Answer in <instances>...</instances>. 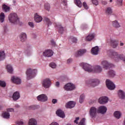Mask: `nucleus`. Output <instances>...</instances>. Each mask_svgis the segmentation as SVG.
Instances as JSON below:
<instances>
[{"label":"nucleus","mask_w":125,"mask_h":125,"mask_svg":"<svg viewBox=\"0 0 125 125\" xmlns=\"http://www.w3.org/2000/svg\"><path fill=\"white\" fill-rule=\"evenodd\" d=\"M81 64H82L83 68L84 71L88 72V73H99L102 72V67L100 65H96L92 67L91 65L85 63H82Z\"/></svg>","instance_id":"1"},{"label":"nucleus","mask_w":125,"mask_h":125,"mask_svg":"<svg viewBox=\"0 0 125 125\" xmlns=\"http://www.w3.org/2000/svg\"><path fill=\"white\" fill-rule=\"evenodd\" d=\"M109 55L111 58L114 59L116 62L119 61V60H123V61L125 62V56L124 55H119L118 52L114 50H110L109 51Z\"/></svg>","instance_id":"2"},{"label":"nucleus","mask_w":125,"mask_h":125,"mask_svg":"<svg viewBox=\"0 0 125 125\" xmlns=\"http://www.w3.org/2000/svg\"><path fill=\"white\" fill-rule=\"evenodd\" d=\"M8 19L10 23L13 24H18L19 23V18L16 13H10L8 16Z\"/></svg>","instance_id":"3"},{"label":"nucleus","mask_w":125,"mask_h":125,"mask_svg":"<svg viewBox=\"0 0 125 125\" xmlns=\"http://www.w3.org/2000/svg\"><path fill=\"white\" fill-rule=\"evenodd\" d=\"M99 83L100 82L98 79H90L86 82L87 85L90 87H95V86L99 84Z\"/></svg>","instance_id":"4"},{"label":"nucleus","mask_w":125,"mask_h":125,"mask_svg":"<svg viewBox=\"0 0 125 125\" xmlns=\"http://www.w3.org/2000/svg\"><path fill=\"white\" fill-rule=\"evenodd\" d=\"M36 74H37L36 69L32 70L31 68L27 69L26 71V76L27 77V80H31V79H33V78H35V76H36Z\"/></svg>","instance_id":"5"},{"label":"nucleus","mask_w":125,"mask_h":125,"mask_svg":"<svg viewBox=\"0 0 125 125\" xmlns=\"http://www.w3.org/2000/svg\"><path fill=\"white\" fill-rule=\"evenodd\" d=\"M89 113L91 118H96L97 113H98V109L95 106H92L90 108Z\"/></svg>","instance_id":"6"},{"label":"nucleus","mask_w":125,"mask_h":125,"mask_svg":"<svg viewBox=\"0 0 125 125\" xmlns=\"http://www.w3.org/2000/svg\"><path fill=\"white\" fill-rule=\"evenodd\" d=\"M105 83L106 85V86L108 89L110 90H113L115 89L116 86H115V84L112 81H110V80H106L105 81Z\"/></svg>","instance_id":"7"},{"label":"nucleus","mask_w":125,"mask_h":125,"mask_svg":"<svg viewBox=\"0 0 125 125\" xmlns=\"http://www.w3.org/2000/svg\"><path fill=\"white\" fill-rule=\"evenodd\" d=\"M103 68L104 69H109L112 67H114V65L110 62H108L107 61H103L101 63Z\"/></svg>","instance_id":"8"},{"label":"nucleus","mask_w":125,"mask_h":125,"mask_svg":"<svg viewBox=\"0 0 125 125\" xmlns=\"http://www.w3.org/2000/svg\"><path fill=\"white\" fill-rule=\"evenodd\" d=\"M64 89L65 90H67V91L74 90V89H75V85H74V84H72V83H68L64 85Z\"/></svg>","instance_id":"9"},{"label":"nucleus","mask_w":125,"mask_h":125,"mask_svg":"<svg viewBox=\"0 0 125 125\" xmlns=\"http://www.w3.org/2000/svg\"><path fill=\"white\" fill-rule=\"evenodd\" d=\"M50 83H51V82L50 81V80L48 79H46L43 80L42 83V86L45 88H48L49 86H50Z\"/></svg>","instance_id":"10"},{"label":"nucleus","mask_w":125,"mask_h":125,"mask_svg":"<svg viewBox=\"0 0 125 125\" xmlns=\"http://www.w3.org/2000/svg\"><path fill=\"white\" fill-rule=\"evenodd\" d=\"M11 81L12 83H16V84H20L21 83V79L15 76L11 77Z\"/></svg>","instance_id":"11"},{"label":"nucleus","mask_w":125,"mask_h":125,"mask_svg":"<svg viewBox=\"0 0 125 125\" xmlns=\"http://www.w3.org/2000/svg\"><path fill=\"white\" fill-rule=\"evenodd\" d=\"M37 99L39 101H42V102H45L47 100V96L42 94L37 97Z\"/></svg>","instance_id":"12"},{"label":"nucleus","mask_w":125,"mask_h":125,"mask_svg":"<svg viewBox=\"0 0 125 125\" xmlns=\"http://www.w3.org/2000/svg\"><path fill=\"white\" fill-rule=\"evenodd\" d=\"M43 54L46 57H51L53 55V51L51 50H46L43 52Z\"/></svg>","instance_id":"13"},{"label":"nucleus","mask_w":125,"mask_h":125,"mask_svg":"<svg viewBox=\"0 0 125 125\" xmlns=\"http://www.w3.org/2000/svg\"><path fill=\"white\" fill-rule=\"evenodd\" d=\"M76 105V102L73 101L68 102L66 103L65 105L66 108L67 109H72V108H74Z\"/></svg>","instance_id":"14"},{"label":"nucleus","mask_w":125,"mask_h":125,"mask_svg":"<svg viewBox=\"0 0 125 125\" xmlns=\"http://www.w3.org/2000/svg\"><path fill=\"white\" fill-rule=\"evenodd\" d=\"M107 112V107L105 106H101L98 109V113L105 114Z\"/></svg>","instance_id":"15"},{"label":"nucleus","mask_w":125,"mask_h":125,"mask_svg":"<svg viewBox=\"0 0 125 125\" xmlns=\"http://www.w3.org/2000/svg\"><path fill=\"white\" fill-rule=\"evenodd\" d=\"M34 20L37 23H40V22L42 21V17L38 15V14H35L34 16Z\"/></svg>","instance_id":"16"},{"label":"nucleus","mask_w":125,"mask_h":125,"mask_svg":"<svg viewBox=\"0 0 125 125\" xmlns=\"http://www.w3.org/2000/svg\"><path fill=\"white\" fill-rule=\"evenodd\" d=\"M21 42H24L27 40V35L25 33H21L20 35Z\"/></svg>","instance_id":"17"},{"label":"nucleus","mask_w":125,"mask_h":125,"mask_svg":"<svg viewBox=\"0 0 125 125\" xmlns=\"http://www.w3.org/2000/svg\"><path fill=\"white\" fill-rule=\"evenodd\" d=\"M118 96L121 99H125V92L123 90H119L118 92Z\"/></svg>","instance_id":"18"},{"label":"nucleus","mask_w":125,"mask_h":125,"mask_svg":"<svg viewBox=\"0 0 125 125\" xmlns=\"http://www.w3.org/2000/svg\"><path fill=\"white\" fill-rule=\"evenodd\" d=\"M108 102V98L106 97H103L99 99V103L100 104H105Z\"/></svg>","instance_id":"19"},{"label":"nucleus","mask_w":125,"mask_h":125,"mask_svg":"<svg viewBox=\"0 0 125 125\" xmlns=\"http://www.w3.org/2000/svg\"><path fill=\"white\" fill-rule=\"evenodd\" d=\"M110 44L113 48H116L118 46V40H111Z\"/></svg>","instance_id":"20"},{"label":"nucleus","mask_w":125,"mask_h":125,"mask_svg":"<svg viewBox=\"0 0 125 125\" xmlns=\"http://www.w3.org/2000/svg\"><path fill=\"white\" fill-rule=\"evenodd\" d=\"M12 98L14 101H16V100H18L19 98H20V93L19 92H16L14 93L12 96Z\"/></svg>","instance_id":"21"},{"label":"nucleus","mask_w":125,"mask_h":125,"mask_svg":"<svg viewBox=\"0 0 125 125\" xmlns=\"http://www.w3.org/2000/svg\"><path fill=\"white\" fill-rule=\"evenodd\" d=\"M85 52H86V50L85 49L80 50L75 53V56L76 57H78V56H82V55L84 54Z\"/></svg>","instance_id":"22"},{"label":"nucleus","mask_w":125,"mask_h":125,"mask_svg":"<svg viewBox=\"0 0 125 125\" xmlns=\"http://www.w3.org/2000/svg\"><path fill=\"white\" fill-rule=\"evenodd\" d=\"M99 51V48L98 46L94 47L91 49V53L94 55H97L98 54V51Z\"/></svg>","instance_id":"23"},{"label":"nucleus","mask_w":125,"mask_h":125,"mask_svg":"<svg viewBox=\"0 0 125 125\" xmlns=\"http://www.w3.org/2000/svg\"><path fill=\"white\" fill-rule=\"evenodd\" d=\"M56 114L59 117H60L61 118H65V114H64V112H63V111L62 110H58L56 111Z\"/></svg>","instance_id":"24"},{"label":"nucleus","mask_w":125,"mask_h":125,"mask_svg":"<svg viewBox=\"0 0 125 125\" xmlns=\"http://www.w3.org/2000/svg\"><path fill=\"white\" fill-rule=\"evenodd\" d=\"M94 37H95L94 34H90L86 37V40L87 42H90V41H92L94 39Z\"/></svg>","instance_id":"25"},{"label":"nucleus","mask_w":125,"mask_h":125,"mask_svg":"<svg viewBox=\"0 0 125 125\" xmlns=\"http://www.w3.org/2000/svg\"><path fill=\"white\" fill-rule=\"evenodd\" d=\"M2 8L4 12H9L10 11V7L7 6V5L3 4Z\"/></svg>","instance_id":"26"},{"label":"nucleus","mask_w":125,"mask_h":125,"mask_svg":"<svg viewBox=\"0 0 125 125\" xmlns=\"http://www.w3.org/2000/svg\"><path fill=\"white\" fill-rule=\"evenodd\" d=\"M6 69L7 70L8 73H9L10 74H12V73H13V68L10 64H8L6 66Z\"/></svg>","instance_id":"27"},{"label":"nucleus","mask_w":125,"mask_h":125,"mask_svg":"<svg viewBox=\"0 0 125 125\" xmlns=\"http://www.w3.org/2000/svg\"><path fill=\"white\" fill-rule=\"evenodd\" d=\"M74 3H75L78 7H82V6H83V3H82L81 0H74Z\"/></svg>","instance_id":"28"},{"label":"nucleus","mask_w":125,"mask_h":125,"mask_svg":"<svg viewBox=\"0 0 125 125\" xmlns=\"http://www.w3.org/2000/svg\"><path fill=\"white\" fill-rule=\"evenodd\" d=\"M112 25L114 28H120L121 27V25L117 21H112Z\"/></svg>","instance_id":"29"},{"label":"nucleus","mask_w":125,"mask_h":125,"mask_svg":"<svg viewBox=\"0 0 125 125\" xmlns=\"http://www.w3.org/2000/svg\"><path fill=\"white\" fill-rule=\"evenodd\" d=\"M105 13L107 15H111L113 13V10L111 7H107L105 10Z\"/></svg>","instance_id":"30"},{"label":"nucleus","mask_w":125,"mask_h":125,"mask_svg":"<svg viewBox=\"0 0 125 125\" xmlns=\"http://www.w3.org/2000/svg\"><path fill=\"white\" fill-rule=\"evenodd\" d=\"M37 122L36 119H30L29 122V125H37Z\"/></svg>","instance_id":"31"},{"label":"nucleus","mask_w":125,"mask_h":125,"mask_svg":"<svg viewBox=\"0 0 125 125\" xmlns=\"http://www.w3.org/2000/svg\"><path fill=\"white\" fill-rule=\"evenodd\" d=\"M5 58V54L3 51H0V61L3 60Z\"/></svg>","instance_id":"32"},{"label":"nucleus","mask_w":125,"mask_h":125,"mask_svg":"<svg viewBox=\"0 0 125 125\" xmlns=\"http://www.w3.org/2000/svg\"><path fill=\"white\" fill-rule=\"evenodd\" d=\"M122 114L119 111H115L114 113V116L116 119H120Z\"/></svg>","instance_id":"33"},{"label":"nucleus","mask_w":125,"mask_h":125,"mask_svg":"<svg viewBox=\"0 0 125 125\" xmlns=\"http://www.w3.org/2000/svg\"><path fill=\"white\" fill-rule=\"evenodd\" d=\"M4 18H5V16L4 15V13H1L0 14V22L1 23H3L4 21Z\"/></svg>","instance_id":"34"},{"label":"nucleus","mask_w":125,"mask_h":125,"mask_svg":"<svg viewBox=\"0 0 125 125\" xmlns=\"http://www.w3.org/2000/svg\"><path fill=\"white\" fill-rule=\"evenodd\" d=\"M44 22H46V24L47 25L48 27H49V25H51V21H50V20L47 18H44Z\"/></svg>","instance_id":"35"},{"label":"nucleus","mask_w":125,"mask_h":125,"mask_svg":"<svg viewBox=\"0 0 125 125\" xmlns=\"http://www.w3.org/2000/svg\"><path fill=\"white\" fill-rule=\"evenodd\" d=\"M108 75L110 78H113L114 76H116V73L114 70H111L108 72Z\"/></svg>","instance_id":"36"},{"label":"nucleus","mask_w":125,"mask_h":125,"mask_svg":"<svg viewBox=\"0 0 125 125\" xmlns=\"http://www.w3.org/2000/svg\"><path fill=\"white\" fill-rule=\"evenodd\" d=\"M2 115L4 119H9L10 117V114H9V113L7 112H4V114H3Z\"/></svg>","instance_id":"37"},{"label":"nucleus","mask_w":125,"mask_h":125,"mask_svg":"<svg viewBox=\"0 0 125 125\" xmlns=\"http://www.w3.org/2000/svg\"><path fill=\"white\" fill-rule=\"evenodd\" d=\"M58 28L59 33H60V34H63V31H64V29L63 28V27H62L61 25H59L58 26Z\"/></svg>","instance_id":"38"},{"label":"nucleus","mask_w":125,"mask_h":125,"mask_svg":"<svg viewBox=\"0 0 125 125\" xmlns=\"http://www.w3.org/2000/svg\"><path fill=\"white\" fill-rule=\"evenodd\" d=\"M44 7L46 10H47V11H49V10L50 9V5L49 3H46L44 5Z\"/></svg>","instance_id":"39"},{"label":"nucleus","mask_w":125,"mask_h":125,"mask_svg":"<svg viewBox=\"0 0 125 125\" xmlns=\"http://www.w3.org/2000/svg\"><path fill=\"white\" fill-rule=\"evenodd\" d=\"M0 86L5 87L6 86V83L4 81H0Z\"/></svg>","instance_id":"40"},{"label":"nucleus","mask_w":125,"mask_h":125,"mask_svg":"<svg viewBox=\"0 0 125 125\" xmlns=\"http://www.w3.org/2000/svg\"><path fill=\"white\" fill-rule=\"evenodd\" d=\"M84 99V95L82 94L80 96V98L79 99V102L80 103H83V100Z\"/></svg>","instance_id":"41"},{"label":"nucleus","mask_w":125,"mask_h":125,"mask_svg":"<svg viewBox=\"0 0 125 125\" xmlns=\"http://www.w3.org/2000/svg\"><path fill=\"white\" fill-rule=\"evenodd\" d=\"M85 123V119L83 118L82 120H81L78 125H84Z\"/></svg>","instance_id":"42"},{"label":"nucleus","mask_w":125,"mask_h":125,"mask_svg":"<svg viewBox=\"0 0 125 125\" xmlns=\"http://www.w3.org/2000/svg\"><path fill=\"white\" fill-rule=\"evenodd\" d=\"M49 66L51 68H53V69L56 68V64L54 62H51L50 63Z\"/></svg>","instance_id":"43"},{"label":"nucleus","mask_w":125,"mask_h":125,"mask_svg":"<svg viewBox=\"0 0 125 125\" xmlns=\"http://www.w3.org/2000/svg\"><path fill=\"white\" fill-rule=\"evenodd\" d=\"M83 7L85 9H88V6L87 5V4H86V2H83Z\"/></svg>","instance_id":"44"},{"label":"nucleus","mask_w":125,"mask_h":125,"mask_svg":"<svg viewBox=\"0 0 125 125\" xmlns=\"http://www.w3.org/2000/svg\"><path fill=\"white\" fill-rule=\"evenodd\" d=\"M117 4H118L119 6H121V5H122L123 0H117Z\"/></svg>","instance_id":"45"},{"label":"nucleus","mask_w":125,"mask_h":125,"mask_svg":"<svg viewBox=\"0 0 125 125\" xmlns=\"http://www.w3.org/2000/svg\"><path fill=\"white\" fill-rule=\"evenodd\" d=\"M92 2L95 5H98V1L97 0H92Z\"/></svg>","instance_id":"46"},{"label":"nucleus","mask_w":125,"mask_h":125,"mask_svg":"<svg viewBox=\"0 0 125 125\" xmlns=\"http://www.w3.org/2000/svg\"><path fill=\"white\" fill-rule=\"evenodd\" d=\"M29 109H31V110H36L37 109V106L36 105H31L29 106Z\"/></svg>","instance_id":"47"},{"label":"nucleus","mask_w":125,"mask_h":125,"mask_svg":"<svg viewBox=\"0 0 125 125\" xmlns=\"http://www.w3.org/2000/svg\"><path fill=\"white\" fill-rule=\"evenodd\" d=\"M28 25L29 26H30V27H31V28H34L35 25L34 24V23L32 22H28Z\"/></svg>","instance_id":"48"},{"label":"nucleus","mask_w":125,"mask_h":125,"mask_svg":"<svg viewBox=\"0 0 125 125\" xmlns=\"http://www.w3.org/2000/svg\"><path fill=\"white\" fill-rule=\"evenodd\" d=\"M79 120H80V118L79 117H76L75 120L74 121V123L75 124H76V125H78L79 124V123L78 122V121H79Z\"/></svg>","instance_id":"49"},{"label":"nucleus","mask_w":125,"mask_h":125,"mask_svg":"<svg viewBox=\"0 0 125 125\" xmlns=\"http://www.w3.org/2000/svg\"><path fill=\"white\" fill-rule=\"evenodd\" d=\"M52 102L53 104H55L56 103H57V100L53 99L52 101Z\"/></svg>","instance_id":"50"},{"label":"nucleus","mask_w":125,"mask_h":125,"mask_svg":"<svg viewBox=\"0 0 125 125\" xmlns=\"http://www.w3.org/2000/svg\"><path fill=\"white\" fill-rule=\"evenodd\" d=\"M7 112H13L14 111V109L13 108H8L7 109Z\"/></svg>","instance_id":"51"},{"label":"nucleus","mask_w":125,"mask_h":125,"mask_svg":"<svg viewBox=\"0 0 125 125\" xmlns=\"http://www.w3.org/2000/svg\"><path fill=\"white\" fill-rule=\"evenodd\" d=\"M18 125H24V123L22 121H20L17 123Z\"/></svg>","instance_id":"52"},{"label":"nucleus","mask_w":125,"mask_h":125,"mask_svg":"<svg viewBox=\"0 0 125 125\" xmlns=\"http://www.w3.org/2000/svg\"><path fill=\"white\" fill-rule=\"evenodd\" d=\"M77 41H78V40H77V38H73L72 39V42H77Z\"/></svg>","instance_id":"53"},{"label":"nucleus","mask_w":125,"mask_h":125,"mask_svg":"<svg viewBox=\"0 0 125 125\" xmlns=\"http://www.w3.org/2000/svg\"><path fill=\"white\" fill-rule=\"evenodd\" d=\"M50 125H59L57 122H53L50 124Z\"/></svg>","instance_id":"54"},{"label":"nucleus","mask_w":125,"mask_h":125,"mask_svg":"<svg viewBox=\"0 0 125 125\" xmlns=\"http://www.w3.org/2000/svg\"><path fill=\"white\" fill-rule=\"evenodd\" d=\"M71 62H72V59H68L67 61V63H68V64H69V63H71Z\"/></svg>","instance_id":"55"},{"label":"nucleus","mask_w":125,"mask_h":125,"mask_svg":"<svg viewBox=\"0 0 125 125\" xmlns=\"http://www.w3.org/2000/svg\"><path fill=\"white\" fill-rule=\"evenodd\" d=\"M51 42L53 45H55V42L53 40L51 41Z\"/></svg>","instance_id":"56"},{"label":"nucleus","mask_w":125,"mask_h":125,"mask_svg":"<svg viewBox=\"0 0 125 125\" xmlns=\"http://www.w3.org/2000/svg\"><path fill=\"white\" fill-rule=\"evenodd\" d=\"M7 31V27L5 26L4 28V31L5 33H6Z\"/></svg>","instance_id":"57"},{"label":"nucleus","mask_w":125,"mask_h":125,"mask_svg":"<svg viewBox=\"0 0 125 125\" xmlns=\"http://www.w3.org/2000/svg\"><path fill=\"white\" fill-rule=\"evenodd\" d=\"M59 84H60L59 82H57L56 83V85L57 87L59 86Z\"/></svg>","instance_id":"58"},{"label":"nucleus","mask_w":125,"mask_h":125,"mask_svg":"<svg viewBox=\"0 0 125 125\" xmlns=\"http://www.w3.org/2000/svg\"><path fill=\"white\" fill-rule=\"evenodd\" d=\"M103 4H104L105 5V4H107V2L105 1H103L102 2Z\"/></svg>","instance_id":"59"},{"label":"nucleus","mask_w":125,"mask_h":125,"mask_svg":"<svg viewBox=\"0 0 125 125\" xmlns=\"http://www.w3.org/2000/svg\"><path fill=\"white\" fill-rule=\"evenodd\" d=\"M123 45H124V43L121 42V43H120V46H123Z\"/></svg>","instance_id":"60"},{"label":"nucleus","mask_w":125,"mask_h":125,"mask_svg":"<svg viewBox=\"0 0 125 125\" xmlns=\"http://www.w3.org/2000/svg\"><path fill=\"white\" fill-rule=\"evenodd\" d=\"M15 107H16L17 108H19L20 106H19V105L17 104L15 105Z\"/></svg>","instance_id":"61"},{"label":"nucleus","mask_w":125,"mask_h":125,"mask_svg":"<svg viewBox=\"0 0 125 125\" xmlns=\"http://www.w3.org/2000/svg\"><path fill=\"white\" fill-rule=\"evenodd\" d=\"M2 108V106H0V110H1Z\"/></svg>","instance_id":"62"},{"label":"nucleus","mask_w":125,"mask_h":125,"mask_svg":"<svg viewBox=\"0 0 125 125\" xmlns=\"http://www.w3.org/2000/svg\"><path fill=\"white\" fill-rule=\"evenodd\" d=\"M109 1L110 2H112L113 1V0H110Z\"/></svg>","instance_id":"63"}]
</instances>
